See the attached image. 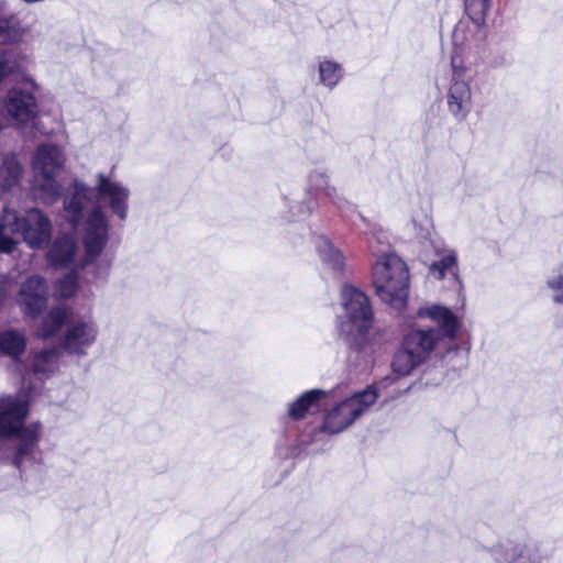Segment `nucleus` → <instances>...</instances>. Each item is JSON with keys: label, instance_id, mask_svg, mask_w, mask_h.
I'll return each instance as SVG.
<instances>
[{"label": "nucleus", "instance_id": "1", "mask_svg": "<svg viewBox=\"0 0 563 563\" xmlns=\"http://www.w3.org/2000/svg\"><path fill=\"white\" fill-rule=\"evenodd\" d=\"M52 235L49 219L38 209H31L20 220L14 210L3 208L0 218V253H11L20 239L32 249L45 246Z\"/></svg>", "mask_w": 563, "mask_h": 563}, {"label": "nucleus", "instance_id": "2", "mask_svg": "<svg viewBox=\"0 0 563 563\" xmlns=\"http://www.w3.org/2000/svg\"><path fill=\"white\" fill-rule=\"evenodd\" d=\"M372 279L379 299L400 311L406 308L409 295V271L395 253L377 256L372 266Z\"/></svg>", "mask_w": 563, "mask_h": 563}, {"label": "nucleus", "instance_id": "3", "mask_svg": "<svg viewBox=\"0 0 563 563\" xmlns=\"http://www.w3.org/2000/svg\"><path fill=\"white\" fill-rule=\"evenodd\" d=\"M27 413L29 405L25 399L18 396L0 398V438H18L16 460L19 462L33 454L38 440V424L24 426Z\"/></svg>", "mask_w": 563, "mask_h": 563}, {"label": "nucleus", "instance_id": "4", "mask_svg": "<svg viewBox=\"0 0 563 563\" xmlns=\"http://www.w3.org/2000/svg\"><path fill=\"white\" fill-rule=\"evenodd\" d=\"M344 316L338 317L336 331L347 342H358L373 325V311L367 296L351 285L341 291Z\"/></svg>", "mask_w": 563, "mask_h": 563}, {"label": "nucleus", "instance_id": "5", "mask_svg": "<svg viewBox=\"0 0 563 563\" xmlns=\"http://www.w3.org/2000/svg\"><path fill=\"white\" fill-rule=\"evenodd\" d=\"M63 150L54 144H41L32 161L34 195L45 203H53L60 194V186L55 177L65 164Z\"/></svg>", "mask_w": 563, "mask_h": 563}, {"label": "nucleus", "instance_id": "6", "mask_svg": "<svg viewBox=\"0 0 563 563\" xmlns=\"http://www.w3.org/2000/svg\"><path fill=\"white\" fill-rule=\"evenodd\" d=\"M452 75L445 92V103L450 115L457 122L465 121L473 108V80L463 56L454 52L451 56Z\"/></svg>", "mask_w": 563, "mask_h": 563}, {"label": "nucleus", "instance_id": "7", "mask_svg": "<svg viewBox=\"0 0 563 563\" xmlns=\"http://www.w3.org/2000/svg\"><path fill=\"white\" fill-rule=\"evenodd\" d=\"M377 399L378 391L374 386H367L365 389L344 398L327 412L321 427L322 431L330 434L344 431L364 415Z\"/></svg>", "mask_w": 563, "mask_h": 563}, {"label": "nucleus", "instance_id": "8", "mask_svg": "<svg viewBox=\"0 0 563 563\" xmlns=\"http://www.w3.org/2000/svg\"><path fill=\"white\" fill-rule=\"evenodd\" d=\"M440 342V332L435 329L412 330L402 341L401 350L395 355L394 372L406 376L426 362Z\"/></svg>", "mask_w": 563, "mask_h": 563}, {"label": "nucleus", "instance_id": "9", "mask_svg": "<svg viewBox=\"0 0 563 563\" xmlns=\"http://www.w3.org/2000/svg\"><path fill=\"white\" fill-rule=\"evenodd\" d=\"M99 325L91 317L70 319L62 336L64 352L78 357L86 356L99 336Z\"/></svg>", "mask_w": 563, "mask_h": 563}, {"label": "nucleus", "instance_id": "10", "mask_svg": "<svg viewBox=\"0 0 563 563\" xmlns=\"http://www.w3.org/2000/svg\"><path fill=\"white\" fill-rule=\"evenodd\" d=\"M93 190L99 202H103L111 213L125 220L129 213L130 189L123 183L104 173L96 175Z\"/></svg>", "mask_w": 563, "mask_h": 563}, {"label": "nucleus", "instance_id": "11", "mask_svg": "<svg viewBox=\"0 0 563 563\" xmlns=\"http://www.w3.org/2000/svg\"><path fill=\"white\" fill-rule=\"evenodd\" d=\"M109 223L106 213L96 207L84 223V245L88 261L98 257L108 242Z\"/></svg>", "mask_w": 563, "mask_h": 563}, {"label": "nucleus", "instance_id": "12", "mask_svg": "<svg viewBox=\"0 0 563 563\" xmlns=\"http://www.w3.org/2000/svg\"><path fill=\"white\" fill-rule=\"evenodd\" d=\"M47 301V287L40 276L27 278L21 286L18 295V303L27 316L38 314Z\"/></svg>", "mask_w": 563, "mask_h": 563}, {"label": "nucleus", "instance_id": "13", "mask_svg": "<svg viewBox=\"0 0 563 563\" xmlns=\"http://www.w3.org/2000/svg\"><path fill=\"white\" fill-rule=\"evenodd\" d=\"M2 111L9 120L26 123L36 114V100L30 92L12 89L3 101Z\"/></svg>", "mask_w": 563, "mask_h": 563}, {"label": "nucleus", "instance_id": "14", "mask_svg": "<svg viewBox=\"0 0 563 563\" xmlns=\"http://www.w3.org/2000/svg\"><path fill=\"white\" fill-rule=\"evenodd\" d=\"M417 313L419 317L428 318L439 325L440 339L448 338L451 341L456 339L461 322L450 308L441 305H431L421 307Z\"/></svg>", "mask_w": 563, "mask_h": 563}, {"label": "nucleus", "instance_id": "15", "mask_svg": "<svg viewBox=\"0 0 563 563\" xmlns=\"http://www.w3.org/2000/svg\"><path fill=\"white\" fill-rule=\"evenodd\" d=\"M316 251L323 265V273L331 278H340L345 268V257L342 252L325 236L317 240Z\"/></svg>", "mask_w": 563, "mask_h": 563}, {"label": "nucleus", "instance_id": "16", "mask_svg": "<svg viewBox=\"0 0 563 563\" xmlns=\"http://www.w3.org/2000/svg\"><path fill=\"white\" fill-rule=\"evenodd\" d=\"M71 316V308L60 306L52 308L36 327L34 335L44 340L58 334L64 325L67 327Z\"/></svg>", "mask_w": 563, "mask_h": 563}, {"label": "nucleus", "instance_id": "17", "mask_svg": "<svg viewBox=\"0 0 563 563\" xmlns=\"http://www.w3.org/2000/svg\"><path fill=\"white\" fill-rule=\"evenodd\" d=\"M78 245L73 235L57 238L47 253V261L54 267L76 264Z\"/></svg>", "mask_w": 563, "mask_h": 563}, {"label": "nucleus", "instance_id": "18", "mask_svg": "<svg viewBox=\"0 0 563 563\" xmlns=\"http://www.w3.org/2000/svg\"><path fill=\"white\" fill-rule=\"evenodd\" d=\"M91 190L81 183H74L67 190L64 200L65 217L76 225L82 217L86 203L90 199Z\"/></svg>", "mask_w": 563, "mask_h": 563}, {"label": "nucleus", "instance_id": "19", "mask_svg": "<svg viewBox=\"0 0 563 563\" xmlns=\"http://www.w3.org/2000/svg\"><path fill=\"white\" fill-rule=\"evenodd\" d=\"M325 397L327 391L323 389L307 390L288 402L287 415L291 420H302Z\"/></svg>", "mask_w": 563, "mask_h": 563}, {"label": "nucleus", "instance_id": "20", "mask_svg": "<svg viewBox=\"0 0 563 563\" xmlns=\"http://www.w3.org/2000/svg\"><path fill=\"white\" fill-rule=\"evenodd\" d=\"M429 273L435 279L448 277L456 288H462L459 278L457 254L453 250H446L440 260L433 262L429 267Z\"/></svg>", "mask_w": 563, "mask_h": 563}, {"label": "nucleus", "instance_id": "21", "mask_svg": "<svg viewBox=\"0 0 563 563\" xmlns=\"http://www.w3.org/2000/svg\"><path fill=\"white\" fill-rule=\"evenodd\" d=\"M317 70L318 84L328 90H333L345 76L343 65L329 57L319 58Z\"/></svg>", "mask_w": 563, "mask_h": 563}, {"label": "nucleus", "instance_id": "22", "mask_svg": "<svg viewBox=\"0 0 563 563\" xmlns=\"http://www.w3.org/2000/svg\"><path fill=\"white\" fill-rule=\"evenodd\" d=\"M26 34V27L15 15H0V44H20Z\"/></svg>", "mask_w": 563, "mask_h": 563}, {"label": "nucleus", "instance_id": "23", "mask_svg": "<svg viewBox=\"0 0 563 563\" xmlns=\"http://www.w3.org/2000/svg\"><path fill=\"white\" fill-rule=\"evenodd\" d=\"M26 347V338L24 332L8 329L0 332V352L12 357L18 358L22 355Z\"/></svg>", "mask_w": 563, "mask_h": 563}, {"label": "nucleus", "instance_id": "24", "mask_svg": "<svg viewBox=\"0 0 563 563\" xmlns=\"http://www.w3.org/2000/svg\"><path fill=\"white\" fill-rule=\"evenodd\" d=\"M22 175V167L14 155H7L0 166V190L14 187Z\"/></svg>", "mask_w": 563, "mask_h": 563}, {"label": "nucleus", "instance_id": "25", "mask_svg": "<svg viewBox=\"0 0 563 563\" xmlns=\"http://www.w3.org/2000/svg\"><path fill=\"white\" fill-rule=\"evenodd\" d=\"M62 347H52L43 350L33 358V371L36 374L47 375L57 368V363L62 354Z\"/></svg>", "mask_w": 563, "mask_h": 563}, {"label": "nucleus", "instance_id": "26", "mask_svg": "<svg viewBox=\"0 0 563 563\" xmlns=\"http://www.w3.org/2000/svg\"><path fill=\"white\" fill-rule=\"evenodd\" d=\"M320 179L319 187L324 195L335 205L339 209H345L349 207V202L343 198L341 192L334 186L328 184V177L323 173L314 172L310 175L311 183Z\"/></svg>", "mask_w": 563, "mask_h": 563}, {"label": "nucleus", "instance_id": "27", "mask_svg": "<svg viewBox=\"0 0 563 563\" xmlns=\"http://www.w3.org/2000/svg\"><path fill=\"white\" fill-rule=\"evenodd\" d=\"M78 290V276L71 271L59 279L54 286V296L57 298H69Z\"/></svg>", "mask_w": 563, "mask_h": 563}, {"label": "nucleus", "instance_id": "28", "mask_svg": "<svg viewBox=\"0 0 563 563\" xmlns=\"http://www.w3.org/2000/svg\"><path fill=\"white\" fill-rule=\"evenodd\" d=\"M492 7V0H465V10L468 16L476 23H484Z\"/></svg>", "mask_w": 563, "mask_h": 563}, {"label": "nucleus", "instance_id": "29", "mask_svg": "<svg viewBox=\"0 0 563 563\" xmlns=\"http://www.w3.org/2000/svg\"><path fill=\"white\" fill-rule=\"evenodd\" d=\"M20 69L19 56L11 49L0 48V81L18 73Z\"/></svg>", "mask_w": 563, "mask_h": 563}, {"label": "nucleus", "instance_id": "30", "mask_svg": "<svg viewBox=\"0 0 563 563\" xmlns=\"http://www.w3.org/2000/svg\"><path fill=\"white\" fill-rule=\"evenodd\" d=\"M547 286L552 292V300L558 305H563V274L556 272L550 275Z\"/></svg>", "mask_w": 563, "mask_h": 563}, {"label": "nucleus", "instance_id": "31", "mask_svg": "<svg viewBox=\"0 0 563 563\" xmlns=\"http://www.w3.org/2000/svg\"><path fill=\"white\" fill-rule=\"evenodd\" d=\"M510 563H542L534 560L526 548H516L512 553Z\"/></svg>", "mask_w": 563, "mask_h": 563}, {"label": "nucleus", "instance_id": "32", "mask_svg": "<svg viewBox=\"0 0 563 563\" xmlns=\"http://www.w3.org/2000/svg\"><path fill=\"white\" fill-rule=\"evenodd\" d=\"M429 227H430L429 225V220L426 219V224L420 225V228L417 231V236H419L421 239L428 238L429 233H430V228Z\"/></svg>", "mask_w": 563, "mask_h": 563}]
</instances>
